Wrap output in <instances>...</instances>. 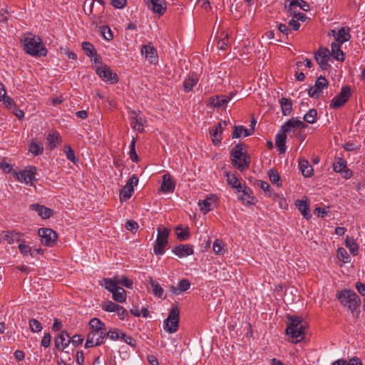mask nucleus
Instances as JSON below:
<instances>
[{"instance_id": "nucleus-38", "label": "nucleus", "mask_w": 365, "mask_h": 365, "mask_svg": "<svg viewBox=\"0 0 365 365\" xmlns=\"http://www.w3.org/2000/svg\"><path fill=\"white\" fill-rule=\"evenodd\" d=\"M175 234H176L177 238L180 241H185L187 239H188V237L190 236L188 228L186 227L185 229H182V227L180 225H178L175 228Z\"/></svg>"}, {"instance_id": "nucleus-55", "label": "nucleus", "mask_w": 365, "mask_h": 365, "mask_svg": "<svg viewBox=\"0 0 365 365\" xmlns=\"http://www.w3.org/2000/svg\"><path fill=\"white\" fill-rule=\"evenodd\" d=\"M0 168H1L5 173H13L12 165L7 163L4 159H0Z\"/></svg>"}, {"instance_id": "nucleus-28", "label": "nucleus", "mask_w": 365, "mask_h": 365, "mask_svg": "<svg viewBox=\"0 0 365 365\" xmlns=\"http://www.w3.org/2000/svg\"><path fill=\"white\" fill-rule=\"evenodd\" d=\"M242 194L239 196V200H242L247 205H251L253 203L254 197L251 196L252 190L247 186H242L241 191Z\"/></svg>"}, {"instance_id": "nucleus-25", "label": "nucleus", "mask_w": 365, "mask_h": 365, "mask_svg": "<svg viewBox=\"0 0 365 365\" xmlns=\"http://www.w3.org/2000/svg\"><path fill=\"white\" fill-rule=\"evenodd\" d=\"M175 182L169 175H164L160 186V190L163 192H173L175 189Z\"/></svg>"}, {"instance_id": "nucleus-60", "label": "nucleus", "mask_w": 365, "mask_h": 365, "mask_svg": "<svg viewBox=\"0 0 365 365\" xmlns=\"http://www.w3.org/2000/svg\"><path fill=\"white\" fill-rule=\"evenodd\" d=\"M120 339H123V341L127 344L130 345L131 346H135V339L132 336H127V335H125L123 332H121Z\"/></svg>"}, {"instance_id": "nucleus-45", "label": "nucleus", "mask_w": 365, "mask_h": 365, "mask_svg": "<svg viewBox=\"0 0 365 365\" xmlns=\"http://www.w3.org/2000/svg\"><path fill=\"white\" fill-rule=\"evenodd\" d=\"M43 148L40 143L33 141L29 147V151L35 156L38 155L43 153Z\"/></svg>"}, {"instance_id": "nucleus-42", "label": "nucleus", "mask_w": 365, "mask_h": 365, "mask_svg": "<svg viewBox=\"0 0 365 365\" xmlns=\"http://www.w3.org/2000/svg\"><path fill=\"white\" fill-rule=\"evenodd\" d=\"M317 111L316 109H310L303 117L304 121L313 124L317 121Z\"/></svg>"}, {"instance_id": "nucleus-37", "label": "nucleus", "mask_w": 365, "mask_h": 365, "mask_svg": "<svg viewBox=\"0 0 365 365\" xmlns=\"http://www.w3.org/2000/svg\"><path fill=\"white\" fill-rule=\"evenodd\" d=\"M59 135L56 132L50 133L47 137L48 145L50 150H53L59 142Z\"/></svg>"}, {"instance_id": "nucleus-26", "label": "nucleus", "mask_w": 365, "mask_h": 365, "mask_svg": "<svg viewBox=\"0 0 365 365\" xmlns=\"http://www.w3.org/2000/svg\"><path fill=\"white\" fill-rule=\"evenodd\" d=\"M299 170L305 178H309L313 175V168L309 161L305 159L299 160Z\"/></svg>"}, {"instance_id": "nucleus-34", "label": "nucleus", "mask_w": 365, "mask_h": 365, "mask_svg": "<svg viewBox=\"0 0 365 365\" xmlns=\"http://www.w3.org/2000/svg\"><path fill=\"white\" fill-rule=\"evenodd\" d=\"M282 112L284 115H290L292 110V103L291 99L282 98L279 101Z\"/></svg>"}, {"instance_id": "nucleus-36", "label": "nucleus", "mask_w": 365, "mask_h": 365, "mask_svg": "<svg viewBox=\"0 0 365 365\" xmlns=\"http://www.w3.org/2000/svg\"><path fill=\"white\" fill-rule=\"evenodd\" d=\"M345 245L353 255L356 256L359 254V245L353 238L347 237L345 240Z\"/></svg>"}, {"instance_id": "nucleus-13", "label": "nucleus", "mask_w": 365, "mask_h": 365, "mask_svg": "<svg viewBox=\"0 0 365 365\" xmlns=\"http://www.w3.org/2000/svg\"><path fill=\"white\" fill-rule=\"evenodd\" d=\"M97 74L105 81L115 83L118 81V76L113 73L107 66H101L96 68Z\"/></svg>"}, {"instance_id": "nucleus-62", "label": "nucleus", "mask_w": 365, "mask_h": 365, "mask_svg": "<svg viewBox=\"0 0 365 365\" xmlns=\"http://www.w3.org/2000/svg\"><path fill=\"white\" fill-rule=\"evenodd\" d=\"M51 334L49 333H46L44 334V336L41 341V345L44 348L48 347L51 344Z\"/></svg>"}, {"instance_id": "nucleus-39", "label": "nucleus", "mask_w": 365, "mask_h": 365, "mask_svg": "<svg viewBox=\"0 0 365 365\" xmlns=\"http://www.w3.org/2000/svg\"><path fill=\"white\" fill-rule=\"evenodd\" d=\"M149 283L151 285V287L153 288V292L155 297H163V289L160 286V284L155 282L151 277L149 279Z\"/></svg>"}, {"instance_id": "nucleus-51", "label": "nucleus", "mask_w": 365, "mask_h": 365, "mask_svg": "<svg viewBox=\"0 0 365 365\" xmlns=\"http://www.w3.org/2000/svg\"><path fill=\"white\" fill-rule=\"evenodd\" d=\"M118 307V304L111 302L108 301L102 304V309L104 311L109 312H113L117 310V307Z\"/></svg>"}, {"instance_id": "nucleus-54", "label": "nucleus", "mask_w": 365, "mask_h": 365, "mask_svg": "<svg viewBox=\"0 0 365 365\" xmlns=\"http://www.w3.org/2000/svg\"><path fill=\"white\" fill-rule=\"evenodd\" d=\"M299 0H291L289 4L285 3L284 7L287 10L288 13L292 14L293 11H295L297 6L299 7Z\"/></svg>"}, {"instance_id": "nucleus-8", "label": "nucleus", "mask_w": 365, "mask_h": 365, "mask_svg": "<svg viewBox=\"0 0 365 365\" xmlns=\"http://www.w3.org/2000/svg\"><path fill=\"white\" fill-rule=\"evenodd\" d=\"M38 234L41 243L45 246L51 247L56 244L58 235L54 230L50 228H40Z\"/></svg>"}, {"instance_id": "nucleus-46", "label": "nucleus", "mask_w": 365, "mask_h": 365, "mask_svg": "<svg viewBox=\"0 0 365 365\" xmlns=\"http://www.w3.org/2000/svg\"><path fill=\"white\" fill-rule=\"evenodd\" d=\"M101 284L111 293L118 287V286L115 284V282L110 278H104L101 282Z\"/></svg>"}, {"instance_id": "nucleus-52", "label": "nucleus", "mask_w": 365, "mask_h": 365, "mask_svg": "<svg viewBox=\"0 0 365 365\" xmlns=\"http://www.w3.org/2000/svg\"><path fill=\"white\" fill-rule=\"evenodd\" d=\"M328 81L325 77L320 76L316 81L314 86L322 92V89L327 87Z\"/></svg>"}, {"instance_id": "nucleus-48", "label": "nucleus", "mask_w": 365, "mask_h": 365, "mask_svg": "<svg viewBox=\"0 0 365 365\" xmlns=\"http://www.w3.org/2000/svg\"><path fill=\"white\" fill-rule=\"evenodd\" d=\"M269 177L270 181L274 184L279 187L281 185L280 182V176L277 170H270L269 171Z\"/></svg>"}, {"instance_id": "nucleus-29", "label": "nucleus", "mask_w": 365, "mask_h": 365, "mask_svg": "<svg viewBox=\"0 0 365 365\" xmlns=\"http://www.w3.org/2000/svg\"><path fill=\"white\" fill-rule=\"evenodd\" d=\"M341 43L336 42L331 43V56L336 60L343 61L344 60V54L341 49Z\"/></svg>"}, {"instance_id": "nucleus-56", "label": "nucleus", "mask_w": 365, "mask_h": 365, "mask_svg": "<svg viewBox=\"0 0 365 365\" xmlns=\"http://www.w3.org/2000/svg\"><path fill=\"white\" fill-rule=\"evenodd\" d=\"M121 332L118 329L110 330L108 332L106 331V336H108L111 340H117L120 339Z\"/></svg>"}, {"instance_id": "nucleus-23", "label": "nucleus", "mask_w": 365, "mask_h": 365, "mask_svg": "<svg viewBox=\"0 0 365 365\" xmlns=\"http://www.w3.org/2000/svg\"><path fill=\"white\" fill-rule=\"evenodd\" d=\"M190 287V283L189 280H187L186 279H183L178 282L177 287H175L174 285H171L170 287V291L173 294L178 295L181 292L187 291Z\"/></svg>"}, {"instance_id": "nucleus-10", "label": "nucleus", "mask_w": 365, "mask_h": 365, "mask_svg": "<svg viewBox=\"0 0 365 365\" xmlns=\"http://www.w3.org/2000/svg\"><path fill=\"white\" fill-rule=\"evenodd\" d=\"M138 178L135 175H133L127 181L126 184L122 187L120 192V201H126L130 199L134 192V185H137Z\"/></svg>"}, {"instance_id": "nucleus-53", "label": "nucleus", "mask_w": 365, "mask_h": 365, "mask_svg": "<svg viewBox=\"0 0 365 365\" xmlns=\"http://www.w3.org/2000/svg\"><path fill=\"white\" fill-rule=\"evenodd\" d=\"M130 158L133 162L138 161V155L135 152V140L133 138L131 143L130 145V152H129Z\"/></svg>"}, {"instance_id": "nucleus-35", "label": "nucleus", "mask_w": 365, "mask_h": 365, "mask_svg": "<svg viewBox=\"0 0 365 365\" xmlns=\"http://www.w3.org/2000/svg\"><path fill=\"white\" fill-rule=\"evenodd\" d=\"M89 325L91 326V331H97L103 332H106V331L105 324L97 318L91 319L89 322Z\"/></svg>"}, {"instance_id": "nucleus-32", "label": "nucleus", "mask_w": 365, "mask_h": 365, "mask_svg": "<svg viewBox=\"0 0 365 365\" xmlns=\"http://www.w3.org/2000/svg\"><path fill=\"white\" fill-rule=\"evenodd\" d=\"M351 35L349 33V29H346L344 27H341L337 33V36L335 38L336 43L342 44L344 42L349 41Z\"/></svg>"}, {"instance_id": "nucleus-11", "label": "nucleus", "mask_w": 365, "mask_h": 365, "mask_svg": "<svg viewBox=\"0 0 365 365\" xmlns=\"http://www.w3.org/2000/svg\"><path fill=\"white\" fill-rule=\"evenodd\" d=\"M106 332L90 331L87 336L85 348L88 349L94 346H100L104 343Z\"/></svg>"}, {"instance_id": "nucleus-19", "label": "nucleus", "mask_w": 365, "mask_h": 365, "mask_svg": "<svg viewBox=\"0 0 365 365\" xmlns=\"http://www.w3.org/2000/svg\"><path fill=\"white\" fill-rule=\"evenodd\" d=\"M289 131H284L283 125L281 127L280 133L276 135L275 137V143L277 147L278 148V150L281 153H284L286 151V145L285 141L287 138L286 133Z\"/></svg>"}, {"instance_id": "nucleus-64", "label": "nucleus", "mask_w": 365, "mask_h": 365, "mask_svg": "<svg viewBox=\"0 0 365 365\" xmlns=\"http://www.w3.org/2000/svg\"><path fill=\"white\" fill-rule=\"evenodd\" d=\"M66 154L67 156V158L71 160L73 163H75L76 161V158L75 156V153L73 150L70 147L68 146L66 150Z\"/></svg>"}, {"instance_id": "nucleus-20", "label": "nucleus", "mask_w": 365, "mask_h": 365, "mask_svg": "<svg viewBox=\"0 0 365 365\" xmlns=\"http://www.w3.org/2000/svg\"><path fill=\"white\" fill-rule=\"evenodd\" d=\"M30 209L36 211L38 215L43 219L49 218L53 215V213L51 209L45 207L44 205H40L38 204L31 205Z\"/></svg>"}, {"instance_id": "nucleus-15", "label": "nucleus", "mask_w": 365, "mask_h": 365, "mask_svg": "<svg viewBox=\"0 0 365 365\" xmlns=\"http://www.w3.org/2000/svg\"><path fill=\"white\" fill-rule=\"evenodd\" d=\"M333 168L335 172L341 173L346 179L350 178L352 175L351 171L346 168V162L343 158H337L336 161L333 163Z\"/></svg>"}, {"instance_id": "nucleus-5", "label": "nucleus", "mask_w": 365, "mask_h": 365, "mask_svg": "<svg viewBox=\"0 0 365 365\" xmlns=\"http://www.w3.org/2000/svg\"><path fill=\"white\" fill-rule=\"evenodd\" d=\"M157 231L158 236L153 246V252L156 255H160L165 252V247L168 243L170 230L165 227H158Z\"/></svg>"}, {"instance_id": "nucleus-6", "label": "nucleus", "mask_w": 365, "mask_h": 365, "mask_svg": "<svg viewBox=\"0 0 365 365\" xmlns=\"http://www.w3.org/2000/svg\"><path fill=\"white\" fill-rule=\"evenodd\" d=\"M180 311L177 306H173L168 318L164 321L163 328L165 331L170 334L177 331L179 325Z\"/></svg>"}, {"instance_id": "nucleus-14", "label": "nucleus", "mask_w": 365, "mask_h": 365, "mask_svg": "<svg viewBox=\"0 0 365 365\" xmlns=\"http://www.w3.org/2000/svg\"><path fill=\"white\" fill-rule=\"evenodd\" d=\"M145 3L154 13L159 15H163L166 11V5L164 0H145Z\"/></svg>"}, {"instance_id": "nucleus-49", "label": "nucleus", "mask_w": 365, "mask_h": 365, "mask_svg": "<svg viewBox=\"0 0 365 365\" xmlns=\"http://www.w3.org/2000/svg\"><path fill=\"white\" fill-rule=\"evenodd\" d=\"M223 247H224V243H223L222 240H219V239L215 240V241L213 243V247H212V249H213V251L215 252V253H216L217 255H222L223 252H224Z\"/></svg>"}, {"instance_id": "nucleus-16", "label": "nucleus", "mask_w": 365, "mask_h": 365, "mask_svg": "<svg viewBox=\"0 0 365 365\" xmlns=\"http://www.w3.org/2000/svg\"><path fill=\"white\" fill-rule=\"evenodd\" d=\"M234 93H231L230 96H216L209 98V103L215 108H225L227 103L231 100Z\"/></svg>"}, {"instance_id": "nucleus-43", "label": "nucleus", "mask_w": 365, "mask_h": 365, "mask_svg": "<svg viewBox=\"0 0 365 365\" xmlns=\"http://www.w3.org/2000/svg\"><path fill=\"white\" fill-rule=\"evenodd\" d=\"M29 324L30 330L32 332H40L43 329L41 323L36 319H30L29 320Z\"/></svg>"}, {"instance_id": "nucleus-1", "label": "nucleus", "mask_w": 365, "mask_h": 365, "mask_svg": "<svg viewBox=\"0 0 365 365\" xmlns=\"http://www.w3.org/2000/svg\"><path fill=\"white\" fill-rule=\"evenodd\" d=\"M21 41L24 46V51L31 56H44L47 53L46 47L38 36L28 34L21 38Z\"/></svg>"}, {"instance_id": "nucleus-58", "label": "nucleus", "mask_w": 365, "mask_h": 365, "mask_svg": "<svg viewBox=\"0 0 365 365\" xmlns=\"http://www.w3.org/2000/svg\"><path fill=\"white\" fill-rule=\"evenodd\" d=\"M21 242V243L19 245V249L21 253L25 255H28V253H30L31 256H34L33 252H31V248L28 245L24 244V242L22 240Z\"/></svg>"}, {"instance_id": "nucleus-24", "label": "nucleus", "mask_w": 365, "mask_h": 365, "mask_svg": "<svg viewBox=\"0 0 365 365\" xmlns=\"http://www.w3.org/2000/svg\"><path fill=\"white\" fill-rule=\"evenodd\" d=\"M307 127V125L303 121L295 118H292L283 125V130L284 131H291L292 128H305Z\"/></svg>"}, {"instance_id": "nucleus-21", "label": "nucleus", "mask_w": 365, "mask_h": 365, "mask_svg": "<svg viewBox=\"0 0 365 365\" xmlns=\"http://www.w3.org/2000/svg\"><path fill=\"white\" fill-rule=\"evenodd\" d=\"M70 336L66 331L62 332L55 339V344L58 349L63 350L70 344Z\"/></svg>"}, {"instance_id": "nucleus-17", "label": "nucleus", "mask_w": 365, "mask_h": 365, "mask_svg": "<svg viewBox=\"0 0 365 365\" xmlns=\"http://www.w3.org/2000/svg\"><path fill=\"white\" fill-rule=\"evenodd\" d=\"M227 125V122H219L217 125L210 130V135L214 144L217 145L221 141V133L225 127Z\"/></svg>"}, {"instance_id": "nucleus-61", "label": "nucleus", "mask_w": 365, "mask_h": 365, "mask_svg": "<svg viewBox=\"0 0 365 365\" xmlns=\"http://www.w3.org/2000/svg\"><path fill=\"white\" fill-rule=\"evenodd\" d=\"M321 91L315 86H311L308 90V94L310 97L314 98H318Z\"/></svg>"}, {"instance_id": "nucleus-59", "label": "nucleus", "mask_w": 365, "mask_h": 365, "mask_svg": "<svg viewBox=\"0 0 365 365\" xmlns=\"http://www.w3.org/2000/svg\"><path fill=\"white\" fill-rule=\"evenodd\" d=\"M125 228L131 231L132 232H135L138 229V225L136 222L133 220H128L125 225Z\"/></svg>"}, {"instance_id": "nucleus-7", "label": "nucleus", "mask_w": 365, "mask_h": 365, "mask_svg": "<svg viewBox=\"0 0 365 365\" xmlns=\"http://www.w3.org/2000/svg\"><path fill=\"white\" fill-rule=\"evenodd\" d=\"M36 173V168L35 167L31 166L26 168V169L20 172L14 170L13 176L21 182L32 185L33 181L35 180Z\"/></svg>"}, {"instance_id": "nucleus-47", "label": "nucleus", "mask_w": 365, "mask_h": 365, "mask_svg": "<svg viewBox=\"0 0 365 365\" xmlns=\"http://www.w3.org/2000/svg\"><path fill=\"white\" fill-rule=\"evenodd\" d=\"M197 82V78L191 77V78H186L183 83L184 91L186 92L191 91L192 88H193V86L196 85Z\"/></svg>"}, {"instance_id": "nucleus-12", "label": "nucleus", "mask_w": 365, "mask_h": 365, "mask_svg": "<svg viewBox=\"0 0 365 365\" xmlns=\"http://www.w3.org/2000/svg\"><path fill=\"white\" fill-rule=\"evenodd\" d=\"M350 96L351 91L349 87L343 86L339 93L332 99L330 106L334 109L341 108L348 101Z\"/></svg>"}, {"instance_id": "nucleus-27", "label": "nucleus", "mask_w": 365, "mask_h": 365, "mask_svg": "<svg viewBox=\"0 0 365 365\" xmlns=\"http://www.w3.org/2000/svg\"><path fill=\"white\" fill-rule=\"evenodd\" d=\"M295 205L304 218L308 220L312 217L307 200H297Z\"/></svg>"}, {"instance_id": "nucleus-63", "label": "nucleus", "mask_w": 365, "mask_h": 365, "mask_svg": "<svg viewBox=\"0 0 365 365\" xmlns=\"http://www.w3.org/2000/svg\"><path fill=\"white\" fill-rule=\"evenodd\" d=\"M244 126L242 125H235L234 126V130L232 133V138H238L241 136L242 133H243Z\"/></svg>"}, {"instance_id": "nucleus-18", "label": "nucleus", "mask_w": 365, "mask_h": 365, "mask_svg": "<svg viewBox=\"0 0 365 365\" xmlns=\"http://www.w3.org/2000/svg\"><path fill=\"white\" fill-rule=\"evenodd\" d=\"M173 252L179 257H185L193 254V247L190 245H180L173 248Z\"/></svg>"}, {"instance_id": "nucleus-50", "label": "nucleus", "mask_w": 365, "mask_h": 365, "mask_svg": "<svg viewBox=\"0 0 365 365\" xmlns=\"http://www.w3.org/2000/svg\"><path fill=\"white\" fill-rule=\"evenodd\" d=\"M337 257L342 262L346 263L350 261V257L346 252V250L343 247H339L337 250Z\"/></svg>"}, {"instance_id": "nucleus-22", "label": "nucleus", "mask_w": 365, "mask_h": 365, "mask_svg": "<svg viewBox=\"0 0 365 365\" xmlns=\"http://www.w3.org/2000/svg\"><path fill=\"white\" fill-rule=\"evenodd\" d=\"M141 53L150 63H153L157 60V51L153 46L150 45L143 46L141 48Z\"/></svg>"}, {"instance_id": "nucleus-3", "label": "nucleus", "mask_w": 365, "mask_h": 365, "mask_svg": "<svg viewBox=\"0 0 365 365\" xmlns=\"http://www.w3.org/2000/svg\"><path fill=\"white\" fill-rule=\"evenodd\" d=\"M336 297L342 306L346 307L352 314H354L360 307V298L353 290L344 289L339 291L336 294Z\"/></svg>"}, {"instance_id": "nucleus-2", "label": "nucleus", "mask_w": 365, "mask_h": 365, "mask_svg": "<svg viewBox=\"0 0 365 365\" xmlns=\"http://www.w3.org/2000/svg\"><path fill=\"white\" fill-rule=\"evenodd\" d=\"M287 327L286 333L297 341L304 339V331L307 324L301 317L297 316H287Z\"/></svg>"}, {"instance_id": "nucleus-4", "label": "nucleus", "mask_w": 365, "mask_h": 365, "mask_svg": "<svg viewBox=\"0 0 365 365\" xmlns=\"http://www.w3.org/2000/svg\"><path fill=\"white\" fill-rule=\"evenodd\" d=\"M245 146L237 144L231 151L232 164L241 171L248 168L250 164V156L242 151Z\"/></svg>"}, {"instance_id": "nucleus-30", "label": "nucleus", "mask_w": 365, "mask_h": 365, "mask_svg": "<svg viewBox=\"0 0 365 365\" xmlns=\"http://www.w3.org/2000/svg\"><path fill=\"white\" fill-rule=\"evenodd\" d=\"M83 49L86 51V53L88 56L93 58L94 56V62L97 63L99 61L100 57L96 54V51L93 47V46L87 41H85L82 43Z\"/></svg>"}, {"instance_id": "nucleus-57", "label": "nucleus", "mask_w": 365, "mask_h": 365, "mask_svg": "<svg viewBox=\"0 0 365 365\" xmlns=\"http://www.w3.org/2000/svg\"><path fill=\"white\" fill-rule=\"evenodd\" d=\"M101 34L103 38L107 41L111 40L113 37L110 28H108V26H104L101 27Z\"/></svg>"}, {"instance_id": "nucleus-40", "label": "nucleus", "mask_w": 365, "mask_h": 365, "mask_svg": "<svg viewBox=\"0 0 365 365\" xmlns=\"http://www.w3.org/2000/svg\"><path fill=\"white\" fill-rule=\"evenodd\" d=\"M145 123V120L142 117L136 116L132 120L130 123L134 129L137 130L138 132H143V126Z\"/></svg>"}, {"instance_id": "nucleus-31", "label": "nucleus", "mask_w": 365, "mask_h": 365, "mask_svg": "<svg viewBox=\"0 0 365 365\" xmlns=\"http://www.w3.org/2000/svg\"><path fill=\"white\" fill-rule=\"evenodd\" d=\"M112 298L114 301L119 303H123L126 300V292L125 290L118 286V287L112 292Z\"/></svg>"}, {"instance_id": "nucleus-33", "label": "nucleus", "mask_w": 365, "mask_h": 365, "mask_svg": "<svg viewBox=\"0 0 365 365\" xmlns=\"http://www.w3.org/2000/svg\"><path fill=\"white\" fill-rule=\"evenodd\" d=\"M21 235L20 232L14 230L6 232L3 237V239L7 241L9 244H13L15 242H21Z\"/></svg>"}, {"instance_id": "nucleus-41", "label": "nucleus", "mask_w": 365, "mask_h": 365, "mask_svg": "<svg viewBox=\"0 0 365 365\" xmlns=\"http://www.w3.org/2000/svg\"><path fill=\"white\" fill-rule=\"evenodd\" d=\"M227 180L228 183L231 185L232 187L237 189L238 192L241 191L243 185L239 182L238 179L234 175L227 173Z\"/></svg>"}, {"instance_id": "nucleus-44", "label": "nucleus", "mask_w": 365, "mask_h": 365, "mask_svg": "<svg viewBox=\"0 0 365 365\" xmlns=\"http://www.w3.org/2000/svg\"><path fill=\"white\" fill-rule=\"evenodd\" d=\"M211 197H207L204 200H200L198 202V205L200 208V210L202 211L205 214L211 210Z\"/></svg>"}, {"instance_id": "nucleus-9", "label": "nucleus", "mask_w": 365, "mask_h": 365, "mask_svg": "<svg viewBox=\"0 0 365 365\" xmlns=\"http://www.w3.org/2000/svg\"><path fill=\"white\" fill-rule=\"evenodd\" d=\"M314 58L322 70H327L330 68V65L328 63L330 52L328 48L320 46L314 53Z\"/></svg>"}]
</instances>
